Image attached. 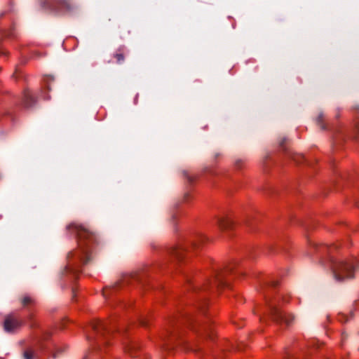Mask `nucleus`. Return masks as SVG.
Listing matches in <instances>:
<instances>
[{
	"label": "nucleus",
	"instance_id": "nucleus-7",
	"mask_svg": "<svg viewBox=\"0 0 359 359\" xmlns=\"http://www.w3.org/2000/svg\"><path fill=\"white\" fill-rule=\"evenodd\" d=\"M114 57L116 59V62L118 63H121L124 60V55L123 53H116L114 54Z\"/></svg>",
	"mask_w": 359,
	"mask_h": 359
},
{
	"label": "nucleus",
	"instance_id": "nucleus-6",
	"mask_svg": "<svg viewBox=\"0 0 359 359\" xmlns=\"http://www.w3.org/2000/svg\"><path fill=\"white\" fill-rule=\"evenodd\" d=\"M22 304L24 306H28L29 304H32L33 299L29 296H25L21 299Z\"/></svg>",
	"mask_w": 359,
	"mask_h": 359
},
{
	"label": "nucleus",
	"instance_id": "nucleus-5",
	"mask_svg": "<svg viewBox=\"0 0 359 359\" xmlns=\"http://www.w3.org/2000/svg\"><path fill=\"white\" fill-rule=\"evenodd\" d=\"M69 229H71V228L75 229L78 236L81 238H87L90 235L89 231L87 229H86L85 228H83V226H77L76 224H71L69 226Z\"/></svg>",
	"mask_w": 359,
	"mask_h": 359
},
{
	"label": "nucleus",
	"instance_id": "nucleus-3",
	"mask_svg": "<svg viewBox=\"0 0 359 359\" xmlns=\"http://www.w3.org/2000/svg\"><path fill=\"white\" fill-rule=\"evenodd\" d=\"M22 325L20 320L10 315L6 317L4 323V328L6 332H12L18 329Z\"/></svg>",
	"mask_w": 359,
	"mask_h": 359
},
{
	"label": "nucleus",
	"instance_id": "nucleus-1",
	"mask_svg": "<svg viewBox=\"0 0 359 359\" xmlns=\"http://www.w3.org/2000/svg\"><path fill=\"white\" fill-rule=\"evenodd\" d=\"M355 268L351 261H341L335 264L333 273L334 278L341 281L353 276Z\"/></svg>",
	"mask_w": 359,
	"mask_h": 359
},
{
	"label": "nucleus",
	"instance_id": "nucleus-2",
	"mask_svg": "<svg viewBox=\"0 0 359 359\" xmlns=\"http://www.w3.org/2000/svg\"><path fill=\"white\" fill-rule=\"evenodd\" d=\"M269 316L273 320L280 323H284L287 326L290 325L294 320L292 314H283L277 308L271 309Z\"/></svg>",
	"mask_w": 359,
	"mask_h": 359
},
{
	"label": "nucleus",
	"instance_id": "nucleus-10",
	"mask_svg": "<svg viewBox=\"0 0 359 359\" xmlns=\"http://www.w3.org/2000/svg\"><path fill=\"white\" fill-rule=\"evenodd\" d=\"M142 325H145L144 322L141 323Z\"/></svg>",
	"mask_w": 359,
	"mask_h": 359
},
{
	"label": "nucleus",
	"instance_id": "nucleus-4",
	"mask_svg": "<svg viewBox=\"0 0 359 359\" xmlns=\"http://www.w3.org/2000/svg\"><path fill=\"white\" fill-rule=\"evenodd\" d=\"M233 224V222L230 218H219L217 222L219 228L222 231L230 229Z\"/></svg>",
	"mask_w": 359,
	"mask_h": 359
},
{
	"label": "nucleus",
	"instance_id": "nucleus-9",
	"mask_svg": "<svg viewBox=\"0 0 359 359\" xmlns=\"http://www.w3.org/2000/svg\"><path fill=\"white\" fill-rule=\"evenodd\" d=\"M356 139H359V119L355 123V137Z\"/></svg>",
	"mask_w": 359,
	"mask_h": 359
},
{
	"label": "nucleus",
	"instance_id": "nucleus-8",
	"mask_svg": "<svg viewBox=\"0 0 359 359\" xmlns=\"http://www.w3.org/2000/svg\"><path fill=\"white\" fill-rule=\"evenodd\" d=\"M24 359H32L33 358V353L30 351H25L23 354Z\"/></svg>",
	"mask_w": 359,
	"mask_h": 359
}]
</instances>
